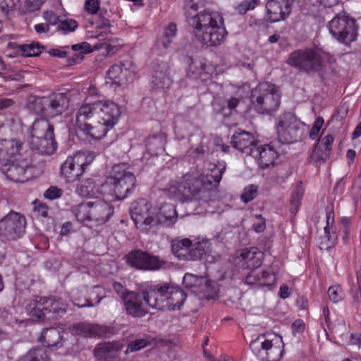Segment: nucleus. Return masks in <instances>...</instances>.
Masks as SVG:
<instances>
[{"label":"nucleus","mask_w":361,"mask_h":361,"mask_svg":"<svg viewBox=\"0 0 361 361\" xmlns=\"http://www.w3.org/2000/svg\"><path fill=\"white\" fill-rule=\"evenodd\" d=\"M226 167L212 171L211 174L199 176L189 172L172 180L164 190L171 197L181 202L198 201L207 202L217 196L216 185L221 180Z\"/></svg>","instance_id":"nucleus-1"},{"label":"nucleus","mask_w":361,"mask_h":361,"mask_svg":"<svg viewBox=\"0 0 361 361\" xmlns=\"http://www.w3.org/2000/svg\"><path fill=\"white\" fill-rule=\"evenodd\" d=\"M120 115L118 105L113 102L85 104L77 112L75 126L92 138L100 139L115 126Z\"/></svg>","instance_id":"nucleus-2"},{"label":"nucleus","mask_w":361,"mask_h":361,"mask_svg":"<svg viewBox=\"0 0 361 361\" xmlns=\"http://www.w3.org/2000/svg\"><path fill=\"white\" fill-rule=\"evenodd\" d=\"M183 8L194 37L198 42L208 47L219 46L224 42L227 32L219 13L205 10L190 16L198 9L195 0H185Z\"/></svg>","instance_id":"nucleus-3"},{"label":"nucleus","mask_w":361,"mask_h":361,"mask_svg":"<svg viewBox=\"0 0 361 361\" xmlns=\"http://www.w3.org/2000/svg\"><path fill=\"white\" fill-rule=\"evenodd\" d=\"M135 176L125 164L116 165L111 175L101 185L102 192L114 197L117 200H123L135 186Z\"/></svg>","instance_id":"nucleus-4"},{"label":"nucleus","mask_w":361,"mask_h":361,"mask_svg":"<svg viewBox=\"0 0 361 361\" xmlns=\"http://www.w3.org/2000/svg\"><path fill=\"white\" fill-rule=\"evenodd\" d=\"M172 253L182 260L207 259L211 253V243L207 240L192 241L190 238H176L171 240Z\"/></svg>","instance_id":"nucleus-5"},{"label":"nucleus","mask_w":361,"mask_h":361,"mask_svg":"<svg viewBox=\"0 0 361 361\" xmlns=\"http://www.w3.org/2000/svg\"><path fill=\"white\" fill-rule=\"evenodd\" d=\"M281 96L275 85L267 82L259 83L251 92L250 102L252 108L261 114H270L280 105Z\"/></svg>","instance_id":"nucleus-6"},{"label":"nucleus","mask_w":361,"mask_h":361,"mask_svg":"<svg viewBox=\"0 0 361 361\" xmlns=\"http://www.w3.org/2000/svg\"><path fill=\"white\" fill-rule=\"evenodd\" d=\"M66 93H57L49 97L30 95L26 102V109L36 115L54 117L61 114L66 109Z\"/></svg>","instance_id":"nucleus-7"},{"label":"nucleus","mask_w":361,"mask_h":361,"mask_svg":"<svg viewBox=\"0 0 361 361\" xmlns=\"http://www.w3.org/2000/svg\"><path fill=\"white\" fill-rule=\"evenodd\" d=\"M276 128L279 141L283 144L301 141L307 133V126L291 112L280 115Z\"/></svg>","instance_id":"nucleus-8"},{"label":"nucleus","mask_w":361,"mask_h":361,"mask_svg":"<svg viewBox=\"0 0 361 361\" xmlns=\"http://www.w3.org/2000/svg\"><path fill=\"white\" fill-rule=\"evenodd\" d=\"M250 347L261 361H279L283 355L282 338L275 334L260 335Z\"/></svg>","instance_id":"nucleus-9"},{"label":"nucleus","mask_w":361,"mask_h":361,"mask_svg":"<svg viewBox=\"0 0 361 361\" xmlns=\"http://www.w3.org/2000/svg\"><path fill=\"white\" fill-rule=\"evenodd\" d=\"M29 310L34 317L40 320L58 319L66 312V304L55 297L39 298L29 305Z\"/></svg>","instance_id":"nucleus-10"},{"label":"nucleus","mask_w":361,"mask_h":361,"mask_svg":"<svg viewBox=\"0 0 361 361\" xmlns=\"http://www.w3.org/2000/svg\"><path fill=\"white\" fill-rule=\"evenodd\" d=\"M288 63L307 74H314L322 69L323 61L319 53L314 49L296 50L288 59Z\"/></svg>","instance_id":"nucleus-11"},{"label":"nucleus","mask_w":361,"mask_h":361,"mask_svg":"<svg viewBox=\"0 0 361 361\" xmlns=\"http://www.w3.org/2000/svg\"><path fill=\"white\" fill-rule=\"evenodd\" d=\"M331 34L339 42L345 44L355 40L357 29L355 21L345 13H338L329 23Z\"/></svg>","instance_id":"nucleus-12"},{"label":"nucleus","mask_w":361,"mask_h":361,"mask_svg":"<svg viewBox=\"0 0 361 361\" xmlns=\"http://www.w3.org/2000/svg\"><path fill=\"white\" fill-rule=\"evenodd\" d=\"M130 212L136 227L140 231L147 232L154 228L156 208H152L147 200L135 201L131 204Z\"/></svg>","instance_id":"nucleus-13"},{"label":"nucleus","mask_w":361,"mask_h":361,"mask_svg":"<svg viewBox=\"0 0 361 361\" xmlns=\"http://www.w3.org/2000/svg\"><path fill=\"white\" fill-rule=\"evenodd\" d=\"M25 218L11 211L0 220V235L8 240L20 238L25 231Z\"/></svg>","instance_id":"nucleus-14"},{"label":"nucleus","mask_w":361,"mask_h":361,"mask_svg":"<svg viewBox=\"0 0 361 361\" xmlns=\"http://www.w3.org/2000/svg\"><path fill=\"white\" fill-rule=\"evenodd\" d=\"M125 259L130 267L140 270H157L166 264L158 256L152 255L139 249L131 250L126 255Z\"/></svg>","instance_id":"nucleus-15"},{"label":"nucleus","mask_w":361,"mask_h":361,"mask_svg":"<svg viewBox=\"0 0 361 361\" xmlns=\"http://www.w3.org/2000/svg\"><path fill=\"white\" fill-rule=\"evenodd\" d=\"M109 42H110L96 44L93 48H91L90 44L86 42L72 45L71 49L73 54L71 56H69V66L80 63L83 60L85 54L94 50L104 49L107 55L114 54L117 51L116 40L111 39Z\"/></svg>","instance_id":"nucleus-16"},{"label":"nucleus","mask_w":361,"mask_h":361,"mask_svg":"<svg viewBox=\"0 0 361 361\" xmlns=\"http://www.w3.org/2000/svg\"><path fill=\"white\" fill-rule=\"evenodd\" d=\"M293 0H269L266 4V20L271 23L286 20L290 14Z\"/></svg>","instance_id":"nucleus-17"},{"label":"nucleus","mask_w":361,"mask_h":361,"mask_svg":"<svg viewBox=\"0 0 361 361\" xmlns=\"http://www.w3.org/2000/svg\"><path fill=\"white\" fill-rule=\"evenodd\" d=\"M169 284L151 285L144 290L145 301L148 306L158 310H166Z\"/></svg>","instance_id":"nucleus-18"},{"label":"nucleus","mask_w":361,"mask_h":361,"mask_svg":"<svg viewBox=\"0 0 361 361\" xmlns=\"http://www.w3.org/2000/svg\"><path fill=\"white\" fill-rule=\"evenodd\" d=\"M31 165V160L28 157H23L18 161L12 160L4 161L0 164L1 171L11 180L23 182L26 169Z\"/></svg>","instance_id":"nucleus-19"},{"label":"nucleus","mask_w":361,"mask_h":361,"mask_svg":"<svg viewBox=\"0 0 361 361\" xmlns=\"http://www.w3.org/2000/svg\"><path fill=\"white\" fill-rule=\"evenodd\" d=\"M123 304L127 314L133 317H142L148 312L144 290L141 294L133 291L123 295Z\"/></svg>","instance_id":"nucleus-20"},{"label":"nucleus","mask_w":361,"mask_h":361,"mask_svg":"<svg viewBox=\"0 0 361 361\" xmlns=\"http://www.w3.org/2000/svg\"><path fill=\"white\" fill-rule=\"evenodd\" d=\"M131 63L129 61L119 62L110 67L107 72V78L112 82L122 85L132 82L135 78L133 70L130 69Z\"/></svg>","instance_id":"nucleus-21"},{"label":"nucleus","mask_w":361,"mask_h":361,"mask_svg":"<svg viewBox=\"0 0 361 361\" xmlns=\"http://www.w3.org/2000/svg\"><path fill=\"white\" fill-rule=\"evenodd\" d=\"M96 155L93 152L80 151L75 153L69 163V180H76L80 176L87 166L90 164L94 159Z\"/></svg>","instance_id":"nucleus-22"},{"label":"nucleus","mask_w":361,"mask_h":361,"mask_svg":"<svg viewBox=\"0 0 361 361\" xmlns=\"http://www.w3.org/2000/svg\"><path fill=\"white\" fill-rule=\"evenodd\" d=\"M22 149V142L16 139L0 140V164L4 161L18 159L25 157L20 151Z\"/></svg>","instance_id":"nucleus-23"},{"label":"nucleus","mask_w":361,"mask_h":361,"mask_svg":"<svg viewBox=\"0 0 361 361\" xmlns=\"http://www.w3.org/2000/svg\"><path fill=\"white\" fill-rule=\"evenodd\" d=\"M231 143L233 147L250 156L257 146V142L252 135L244 130L235 132L231 137Z\"/></svg>","instance_id":"nucleus-24"},{"label":"nucleus","mask_w":361,"mask_h":361,"mask_svg":"<svg viewBox=\"0 0 361 361\" xmlns=\"http://www.w3.org/2000/svg\"><path fill=\"white\" fill-rule=\"evenodd\" d=\"M114 207L107 202L97 200L91 202L90 221L98 224L106 222L114 214Z\"/></svg>","instance_id":"nucleus-25"},{"label":"nucleus","mask_w":361,"mask_h":361,"mask_svg":"<svg viewBox=\"0 0 361 361\" xmlns=\"http://www.w3.org/2000/svg\"><path fill=\"white\" fill-rule=\"evenodd\" d=\"M251 156L257 158L259 166L265 169L274 166L279 155L272 146L267 145L256 147Z\"/></svg>","instance_id":"nucleus-26"},{"label":"nucleus","mask_w":361,"mask_h":361,"mask_svg":"<svg viewBox=\"0 0 361 361\" xmlns=\"http://www.w3.org/2000/svg\"><path fill=\"white\" fill-rule=\"evenodd\" d=\"M172 83L169 77V68L166 63L159 64L154 67L151 84L153 88L165 90L169 88Z\"/></svg>","instance_id":"nucleus-27"},{"label":"nucleus","mask_w":361,"mask_h":361,"mask_svg":"<svg viewBox=\"0 0 361 361\" xmlns=\"http://www.w3.org/2000/svg\"><path fill=\"white\" fill-rule=\"evenodd\" d=\"M240 257L245 268L255 269L262 265L264 253L255 247H246L240 251Z\"/></svg>","instance_id":"nucleus-28"},{"label":"nucleus","mask_w":361,"mask_h":361,"mask_svg":"<svg viewBox=\"0 0 361 361\" xmlns=\"http://www.w3.org/2000/svg\"><path fill=\"white\" fill-rule=\"evenodd\" d=\"M177 216L176 208L173 204H164L159 208V211L156 209V214L154 218V227L159 224L170 226L176 222Z\"/></svg>","instance_id":"nucleus-29"},{"label":"nucleus","mask_w":361,"mask_h":361,"mask_svg":"<svg viewBox=\"0 0 361 361\" xmlns=\"http://www.w3.org/2000/svg\"><path fill=\"white\" fill-rule=\"evenodd\" d=\"M188 68L186 76L192 80H207L210 77V73L207 70V67L203 60L192 58L188 59Z\"/></svg>","instance_id":"nucleus-30"},{"label":"nucleus","mask_w":361,"mask_h":361,"mask_svg":"<svg viewBox=\"0 0 361 361\" xmlns=\"http://www.w3.org/2000/svg\"><path fill=\"white\" fill-rule=\"evenodd\" d=\"M64 330L62 327L44 329L42 333L39 341L48 348H60L63 345L61 339Z\"/></svg>","instance_id":"nucleus-31"},{"label":"nucleus","mask_w":361,"mask_h":361,"mask_svg":"<svg viewBox=\"0 0 361 361\" xmlns=\"http://www.w3.org/2000/svg\"><path fill=\"white\" fill-rule=\"evenodd\" d=\"M30 148L38 154H51L56 150V142L53 136H45L44 137L30 140Z\"/></svg>","instance_id":"nucleus-32"},{"label":"nucleus","mask_w":361,"mask_h":361,"mask_svg":"<svg viewBox=\"0 0 361 361\" xmlns=\"http://www.w3.org/2000/svg\"><path fill=\"white\" fill-rule=\"evenodd\" d=\"M30 140H33L34 138L44 137L45 136H53L54 127L45 118L36 119L30 127Z\"/></svg>","instance_id":"nucleus-33"},{"label":"nucleus","mask_w":361,"mask_h":361,"mask_svg":"<svg viewBox=\"0 0 361 361\" xmlns=\"http://www.w3.org/2000/svg\"><path fill=\"white\" fill-rule=\"evenodd\" d=\"M185 298L186 294L183 290L178 287H174L169 284L166 310H175L176 309H179L183 304Z\"/></svg>","instance_id":"nucleus-34"},{"label":"nucleus","mask_w":361,"mask_h":361,"mask_svg":"<svg viewBox=\"0 0 361 361\" xmlns=\"http://www.w3.org/2000/svg\"><path fill=\"white\" fill-rule=\"evenodd\" d=\"M123 345L120 342H107L100 343L94 350V356L98 360L106 359L111 357V354L122 350Z\"/></svg>","instance_id":"nucleus-35"},{"label":"nucleus","mask_w":361,"mask_h":361,"mask_svg":"<svg viewBox=\"0 0 361 361\" xmlns=\"http://www.w3.org/2000/svg\"><path fill=\"white\" fill-rule=\"evenodd\" d=\"M334 212L333 206L326 208V225L324 227V238L329 242L326 249H329L334 244L337 239V234L334 228Z\"/></svg>","instance_id":"nucleus-36"},{"label":"nucleus","mask_w":361,"mask_h":361,"mask_svg":"<svg viewBox=\"0 0 361 361\" xmlns=\"http://www.w3.org/2000/svg\"><path fill=\"white\" fill-rule=\"evenodd\" d=\"M111 25L110 23V21L107 18L101 17L99 21L97 23L94 35H92L91 37L98 39L99 41H104V42H110L109 39H111L116 40L118 47V39L112 37H108V35L111 34Z\"/></svg>","instance_id":"nucleus-37"},{"label":"nucleus","mask_w":361,"mask_h":361,"mask_svg":"<svg viewBox=\"0 0 361 361\" xmlns=\"http://www.w3.org/2000/svg\"><path fill=\"white\" fill-rule=\"evenodd\" d=\"M76 192L84 197H98V195L102 193V190L96 188L94 182L91 178L86 179L78 184Z\"/></svg>","instance_id":"nucleus-38"},{"label":"nucleus","mask_w":361,"mask_h":361,"mask_svg":"<svg viewBox=\"0 0 361 361\" xmlns=\"http://www.w3.org/2000/svg\"><path fill=\"white\" fill-rule=\"evenodd\" d=\"M239 102V99L231 97L224 102V104H221L219 99L218 98H215L213 101L212 106L216 112L224 114V115H228L232 110L237 107Z\"/></svg>","instance_id":"nucleus-39"},{"label":"nucleus","mask_w":361,"mask_h":361,"mask_svg":"<svg viewBox=\"0 0 361 361\" xmlns=\"http://www.w3.org/2000/svg\"><path fill=\"white\" fill-rule=\"evenodd\" d=\"M183 283L188 288H196L197 290H204L202 286H208L207 281L204 277L186 274L183 279Z\"/></svg>","instance_id":"nucleus-40"},{"label":"nucleus","mask_w":361,"mask_h":361,"mask_svg":"<svg viewBox=\"0 0 361 361\" xmlns=\"http://www.w3.org/2000/svg\"><path fill=\"white\" fill-rule=\"evenodd\" d=\"M43 49L44 46L38 42L18 46V51H20L23 56L27 57L37 56L42 53Z\"/></svg>","instance_id":"nucleus-41"},{"label":"nucleus","mask_w":361,"mask_h":361,"mask_svg":"<svg viewBox=\"0 0 361 361\" xmlns=\"http://www.w3.org/2000/svg\"><path fill=\"white\" fill-rule=\"evenodd\" d=\"M91 202H82L73 208V213L80 222L90 221Z\"/></svg>","instance_id":"nucleus-42"},{"label":"nucleus","mask_w":361,"mask_h":361,"mask_svg":"<svg viewBox=\"0 0 361 361\" xmlns=\"http://www.w3.org/2000/svg\"><path fill=\"white\" fill-rule=\"evenodd\" d=\"M44 19L46 20L47 24L55 25L60 22L59 29L66 32L68 30V20H61L59 16L54 14L52 11H45L44 13Z\"/></svg>","instance_id":"nucleus-43"},{"label":"nucleus","mask_w":361,"mask_h":361,"mask_svg":"<svg viewBox=\"0 0 361 361\" xmlns=\"http://www.w3.org/2000/svg\"><path fill=\"white\" fill-rule=\"evenodd\" d=\"M303 195L304 189L302 187L299 185H297L290 200V211L293 214L297 213Z\"/></svg>","instance_id":"nucleus-44"},{"label":"nucleus","mask_w":361,"mask_h":361,"mask_svg":"<svg viewBox=\"0 0 361 361\" xmlns=\"http://www.w3.org/2000/svg\"><path fill=\"white\" fill-rule=\"evenodd\" d=\"M30 361H49V357L47 350L42 348L31 349L26 355Z\"/></svg>","instance_id":"nucleus-45"},{"label":"nucleus","mask_w":361,"mask_h":361,"mask_svg":"<svg viewBox=\"0 0 361 361\" xmlns=\"http://www.w3.org/2000/svg\"><path fill=\"white\" fill-rule=\"evenodd\" d=\"M340 231L339 234L342 237L344 243L347 244L350 240V226L351 219L349 217L343 216L340 219Z\"/></svg>","instance_id":"nucleus-46"},{"label":"nucleus","mask_w":361,"mask_h":361,"mask_svg":"<svg viewBox=\"0 0 361 361\" xmlns=\"http://www.w3.org/2000/svg\"><path fill=\"white\" fill-rule=\"evenodd\" d=\"M330 154L329 149H324L322 145L317 144L310 157L312 160L317 163L320 161H326L329 158Z\"/></svg>","instance_id":"nucleus-47"},{"label":"nucleus","mask_w":361,"mask_h":361,"mask_svg":"<svg viewBox=\"0 0 361 361\" xmlns=\"http://www.w3.org/2000/svg\"><path fill=\"white\" fill-rule=\"evenodd\" d=\"M259 2L260 0H244L236 6L235 9L238 13L243 15L247 11L255 9Z\"/></svg>","instance_id":"nucleus-48"},{"label":"nucleus","mask_w":361,"mask_h":361,"mask_svg":"<svg viewBox=\"0 0 361 361\" xmlns=\"http://www.w3.org/2000/svg\"><path fill=\"white\" fill-rule=\"evenodd\" d=\"M150 343L149 341L145 338L137 339L135 341H131L128 343L126 350H125V354L128 355L130 353H133L137 350H139L147 345Z\"/></svg>","instance_id":"nucleus-49"},{"label":"nucleus","mask_w":361,"mask_h":361,"mask_svg":"<svg viewBox=\"0 0 361 361\" xmlns=\"http://www.w3.org/2000/svg\"><path fill=\"white\" fill-rule=\"evenodd\" d=\"M257 194V187L255 185H250L245 187L240 195L241 200L245 203L252 201Z\"/></svg>","instance_id":"nucleus-50"},{"label":"nucleus","mask_w":361,"mask_h":361,"mask_svg":"<svg viewBox=\"0 0 361 361\" xmlns=\"http://www.w3.org/2000/svg\"><path fill=\"white\" fill-rule=\"evenodd\" d=\"M20 0H3L0 2V10L4 15H8L16 9Z\"/></svg>","instance_id":"nucleus-51"},{"label":"nucleus","mask_w":361,"mask_h":361,"mask_svg":"<svg viewBox=\"0 0 361 361\" xmlns=\"http://www.w3.org/2000/svg\"><path fill=\"white\" fill-rule=\"evenodd\" d=\"M63 194V190L56 186H50L44 192V197L47 200H53L58 199Z\"/></svg>","instance_id":"nucleus-52"},{"label":"nucleus","mask_w":361,"mask_h":361,"mask_svg":"<svg viewBox=\"0 0 361 361\" xmlns=\"http://www.w3.org/2000/svg\"><path fill=\"white\" fill-rule=\"evenodd\" d=\"M328 293L329 299L334 302H338L342 300L341 290L339 286H331Z\"/></svg>","instance_id":"nucleus-53"},{"label":"nucleus","mask_w":361,"mask_h":361,"mask_svg":"<svg viewBox=\"0 0 361 361\" xmlns=\"http://www.w3.org/2000/svg\"><path fill=\"white\" fill-rule=\"evenodd\" d=\"M172 42L171 39L162 35L157 40L156 46L161 52H164L169 48Z\"/></svg>","instance_id":"nucleus-54"},{"label":"nucleus","mask_w":361,"mask_h":361,"mask_svg":"<svg viewBox=\"0 0 361 361\" xmlns=\"http://www.w3.org/2000/svg\"><path fill=\"white\" fill-rule=\"evenodd\" d=\"M323 124H324V119L322 117H318L315 120V121L313 124V126L311 128L310 133H309V137L310 139L314 140L315 138V137L319 133L321 128L322 127Z\"/></svg>","instance_id":"nucleus-55"},{"label":"nucleus","mask_w":361,"mask_h":361,"mask_svg":"<svg viewBox=\"0 0 361 361\" xmlns=\"http://www.w3.org/2000/svg\"><path fill=\"white\" fill-rule=\"evenodd\" d=\"M34 209L38 213L39 215L46 217L48 214V207L42 203L38 200H36L33 202Z\"/></svg>","instance_id":"nucleus-56"},{"label":"nucleus","mask_w":361,"mask_h":361,"mask_svg":"<svg viewBox=\"0 0 361 361\" xmlns=\"http://www.w3.org/2000/svg\"><path fill=\"white\" fill-rule=\"evenodd\" d=\"M85 8L87 12L92 14H94L97 12L99 8V0H87L85 1Z\"/></svg>","instance_id":"nucleus-57"},{"label":"nucleus","mask_w":361,"mask_h":361,"mask_svg":"<svg viewBox=\"0 0 361 361\" xmlns=\"http://www.w3.org/2000/svg\"><path fill=\"white\" fill-rule=\"evenodd\" d=\"M334 137L331 135H327L324 136L319 142V145H322L324 149H329V152H331V145L334 142Z\"/></svg>","instance_id":"nucleus-58"},{"label":"nucleus","mask_w":361,"mask_h":361,"mask_svg":"<svg viewBox=\"0 0 361 361\" xmlns=\"http://www.w3.org/2000/svg\"><path fill=\"white\" fill-rule=\"evenodd\" d=\"M176 25L173 23H171L168 25L167 27L165 28L163 35L173 40L176 34Z\"/></svg>","instance_id":"nucleus-59"},{"label":"nucleus","mask_w":361,"mask_h":361,"mask_svg":"<svg viewBox=\"0 0 361 361\" xmlns=\"http://www.w3.org/2000/svg\"><path fill=\"white\" fill-rule=\"evenodd\" d=\"M353 302L361 305V282L358 281V286L352 290Z\"/></svg>","instance_id":"nucleus-60"},{"label":"nucleus","mask_w":361,"mask_h":361,"mask_svg":"<svg viewBox=\"0 0 361 361\" xmlns=\"http://www.w3.org/2000/svg\"><path fill=\"white\" fill-rule=\"evenodd\" d=\"M113 288H114V290L121 296V298H122L123 300V295L131 292V291H128L126 289H125L124 287L120 283H118V282L114 283Z\"/></svg>","instance_id":"nucleus-61"},{"label":"nucleus","mask_w":361,"mask_h":361,"mask_svg":"<svg viewBox=\"0 0 361 361\" xmlns=\"http://www.w3.org/2000/svg\"><path fill=\"white\" fill-rule=\"evenodd\" d=\"M256 217L260 221L259 223H255L252 226V228L257 233L262 232L266 227L265 221L262 218L261 215H256Z\"/></svg>","instance_id":"nucleus-62"},{"label":"nucleus","mask_w":361,"mask_h":361,"mask_svg":"<svg viewBox=\"0 0 361 361\" xmlns=\"http://www.w3.org/2000/svg\"><path fill=\"white\" fill-rule=\"evenodd\" d=\"M34 29L37 33H47L49 31V26L47 23H39L35 25Z\"/></svg>","instance_id":"nucleus-63"},{"label":"nucleus","mask_w":361,"mask_h":361,"mask_svg":"<svg viewBox=\"0 0 361 361\" xmlns=\"http://www.w3.org/2000/svg\"><path fill=\"white\" fill-rule=\"evenodd\" d=\"M15 102L12 99L1 98L0 99V110H3L12 106Z\"/></svg>","instance_id":"nucleus-64"}]
</instances>
